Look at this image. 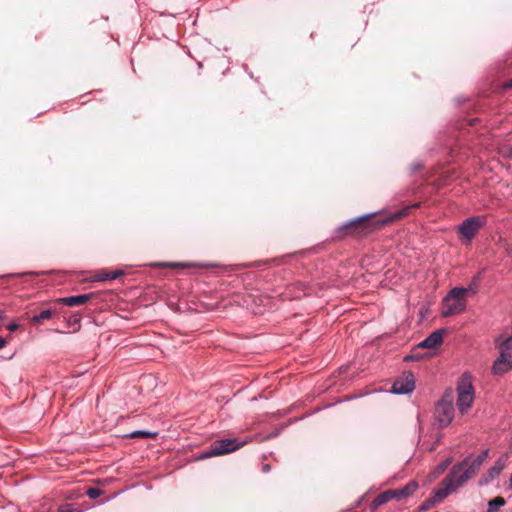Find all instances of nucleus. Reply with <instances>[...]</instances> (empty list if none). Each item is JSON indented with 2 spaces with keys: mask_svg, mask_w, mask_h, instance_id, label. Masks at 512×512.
Segmentation results:
<instances>
[{
  "mask_svg": "<svg viewBox=\"0 0 512 512\" xmlns=\"http://www.w3.org/2000/svg\"><path fill=\"white\" fill-rule=\"evenodd\" d=\"M93 295V293H87L81 295L68 296L60 298L58 301L71 307L80 306L87 303L93 297Z\"/></svg>",
  "mask_w": 512,
  "mask_h": 512,
  "instance_id": "nucleus-14",
  "label": "nucleus"
},
{
  "mask_svg": "<svg viewBox=\"0 0 512 512\" xmlns=\"http://www.w3.org/2000/svg\"><path fill=\"white\" fill-rule=\"evenodd\" d=\"M508 460V455L503 454L499 457V459L494 463L492 467H490L485 474L480 478L479 485L486 486L495 478H497L502 470L505 468L506 462Z\"/></svg>",
  "mask_w": 512,
  "mask_h": 512,
  "instance_id": "nucleus-11",
  "label": "nucleus"
},
{
  "mask_svg": "<svg viewBox=\"0 0 512 512\" xmlns=\"http://www.w3.org/2000/svg\"><path fill=\"white\" fill-rule=\"evenodd\" d=\"M94 281H98V282H101V281H107V280H112L111 279V275H110V272H107V271H101L99 272L98 274H96L94 277H93Z\"/></svg>",
  "mask_w": 512,
  "mask_h": 512,
  "instance_id": "nucleus-19",
  "label": "nucleus"
},
{
  "mask_svg": "<svg viewBox=\"0 0 512 512\" xmlns=\"http://www.w3.org/2000/svg\"><path fill=\"white\" fill-rule=\"evenodd\" d=\"M245 442H239L237 439H220L214 441L208 450L203 454L204 458L231 453L239 449Z\"/></svg>",
  "mask_w": 512,
  "mask_h": 512,
  "instance_id": "nucleus-8",
  "label": "nucleus"
},
{
  "mask_svg": "<svg viewBox=\"0 0 512 512\" xmlns=\"http://www.w3.org/2000/svg\"><path fill=\"white\" fill-rule=\"evenodd\" d=\"M6 345V340L2 337H0V349L4 348Z\"/></svg>",
  "mask_w": 512,
  "mask_h": 512,
  "instance_id": "nucleus-27",
  "label": "nucleus"
},
{
  "mask_svg": "<svg viewBox=\"0 0 512 512\" xmlns=\"http://www.w3.org/2000/svg\"><path fill=\"white\" fill-rule=\"evenodd\" d=\"M156 435V433H152V432H149V431H144V430H136L134 432H132L130 434L131 437L133 438H136V437H154Z\"/></svg>",
  "mask_w": 512,
  "mask_h": 512,
  "instance_id": "nucleus-21",
  "label": "nucleus"
},
{
  "mask_svg": "<svg viewBox=\"0 0 512 512\" xmlns=\"http://www.w3.org/2000/svg\"><path fill=\"white\" fill-rule=\"evenodd\" d=\"M454 393L447 389L437 402L434 409V417L440 427L448 426L454 419Z\"/></svg>",
  "mask_w": 512,
  "mask_h": 512,
  "instance_id": "nucleus-4",
  "label": "nucleus"
},
{
  "mask_svg": "<svg viewBox=\"0 0 512 512\" xmlns=\"http://www.w3.org/2000/svg\"><path fill=\"white\" fill-rule=\"evenodd\" d=\"M9 331H15L19 328V324L16 322H12L7 326Z\"/></svg>",
  "mask_w": 512,
  "mask_h": 512,
  "instance_id": "nucleus-24",
  "label": "nucleus"
},
{
  "mask_svg": "<svg viewBox=\"0 0 512 512\" xmlns=\"http://www.w3.org/2000/svg\"><path fill=\"white\" fill-rule=\"evenodd\" d=\"M467 288L469 289V290H468V293H469V292H472V293H475V292H476L475 288H474L472 285H470V286H469V287H467Z\"/></svg>",
  "mask_w": 512,
  "mask_h": 512,
  "instance_id": "nucleus-29",
  "label": "nucleus"
},
{
  "mask_svg": "<svg viewBox=\"0 0 512 512\" xmlns=\"http://www.w3.org/2000/svg\"><path fill=\"white\" fill-rule=\"evenodd\" d=\"M495 346L499 350V356L493 363L492 373L503 375L512 370V336H498Z\"/></svg>",
  "mask_w": 512,
  "mask_h": 512,
  "instance_id": "nucleus-2",
  "label": "nucleus"
},
{
  "mask_svg": "<svg viewBox=\"0 0 512 512\" xmlns=\"http://www.w3.org/2000/svg\"><path fill=\"white\" fill-rule=\"evenodd\" d=\"M458 467L455 470H450L448 475L442 480L441 485L438 489L434 490L433 495L428 499V503H439L443 501L448 495L456 491L460 485L456 481L455 474Z\"/></svg>",
  "mask_w": 512,
  "mask_h": 512,
  "instance_id": "nucleus-7",
  "label": "nucleus"
},
{
  "mask_svg": "<svg viewBox=\"0 0 512 512\" xmlns=\"http://www.w3.org/2000/svg\"><path fill=\"white\" fill-rule=\"evenodd\" d=\"M86 494L91 498V499H96L98 497H100L102 494H103V491L99 488H96V487H91L89 488L87 491H86Z\"/></svg>",
  "mask_w": 512,
  "mask_h": 512,
  "instance_id": "nucleus-20",
  "label": "nucleus"
},
{
  "mask_svg": "<svg viewBox=\"0 0 512 512\" xmlns=\"http://www.w3.org/2000/svg\"><path fill=\"white\" fill-rule=\"evenodd\" d=\"M52 316V311L47 309V310H43L41 313H39L38 315H34L32 317V322L33 323H39L43 320H47L49 318H51Z\"/></svg>",
  "mask_w": 512,
  "mask_h": 512,
  "instance_id": "nucleus-18",
  "label": "nucleus"
},
{
  "mask_svg": "<svg viewBox=\"0 0 512 512\" xmlns=\"http://www.w3.org/2000/svg\"><path fill=\"white\" fill-rule=\"evenodd\" d=\"M445 330L438 329L432 332L428 337H426L423 341H421L417 348H425V349H435L440 346L443 342Z\"/></svg>",
  "mask_w": 512,
  "mask_h": 512,
  "instance_id": "nucleus-12",
  "label": "nucleus"
},
{
  "mask_svg": "<svg viewBox=\"0 0 512 512\" xmlns=\"http://www.w3.org/2000/svg\"><path fill=\"white\" fill-rule=\"evenodd\" d=\"M474 402V387L469 373H464L457 386V407L459 411L466 413Z\"/></svg>",
  "mask_w": 512,
  "mask_h": 512,
  "instance_id": "nucleus-5",
  "label": "nucleus"
},
{
  "mask_svg": "<svg viewBox=\"0 0 512 512\" xmlns=\"http://www.w3.org/2000/svg\"><path fill=\"white\" fill-rule=\"evenodd\" d=\"M468 290L469 289L465 287H455L447 293L442 300L441 314L443 317H449L465 311Z\"/></svg>",
  "mask_w": 512,
  "mask_h": 512,
  "instance_id": "nucleus-3",
  "label": "nucleus"
},
{
  "mask_svg": "<svg viewBox=\"0 0 512 512\" xmlns=\"http://www.w3.org/2000/svg\"><path fill=\"white\" fill-rule=\"evenodd\" d=\"M415 389V377L412 372H404L391 387L393 394H409Z\"/></svg>",
  "mask_w": 512,
  "mask_h": 512,
  "instance_id": "nucleus-9",
  "label": "nucleus"
},
{
  "mask_svg": "<svg viewBox=\"0 0 512 512\" xmlns=\"http://www.w3.org/2000/svg\"><path fill=\"white\" fill-rule=\"evenodd\" d=\"M262 470H263L264 472H268V471L270 470V466H269V464H265V465H263Z\"/></svg>",
  "mask_w": 512,
  "mask_h": 512,
  "instance_id": "nucleus-28",
  "label": "nucleus"
},
{
  "mask_svg": "<svg viewBox=\"0 0 512 512\" xmlns=\"http://www.w3.org/2000/svg\"><path fill=\"white\" fill-rule=\"evenodd\" d=\"M488 455L489 450L485 449L479 455L474 456L471 454L462 462L454 465L451 470H455L458 467L455 474L458 485L463 486L468 480L474 477V475L480 470L483 463L487 460Z\"/></svg>",
  "mask_w": 512,
  "mask_h": 512,
  "instance_id": "nucleus-1",
  "label": "nucleus"
},
{
  "mask_svg": "<svg viewBox=\"0 0 512 512\" xmlns=\"http://www.w3.org/2000/svg\"><path fill=\"white\" fill-rule=\"evenodd\" d=\"M159 267H204V264L192 262H166L157 264ZM207 265H205L206 267Z\"/></svg>",
  "mask_w": 512,
  "mask_h": 512,
  "instance_id": "nucleus-15",
  "label": "nucleus"
},
{
  "mask_svg": "<svg viewBox=\"0 0 512 512\" xmlns=\"http://www.w3.org/2000/svg\"><path fill=\"white\" fill-rule=\"evenodd\" d=\"M506 87H512V80L506 85Z\"/></svg>",
  "mask_w": 512,
  "mask_h": 512,
  "instance_id": "nucleus-32",
  "label": "nucleus"
},
{
  "mask_svg": "<svg viewBox=\"0 0 512 512\" xmlns=\"http://www.w3.org/2000/svg\"><path fill=\"white\" fill-rule=\"evenodd\" d=\"M510 155L512 156V148H511V151H510Z\"/></svg>",
  "mask_w": 512,
  "mask_h": 512,
  "instance_id": "nucleus-33",
  "label": "nucleus"
},
{
  "mask_svg": "<svg viewBox=\"0 0 512 512\" xmlns=\"http://www.w3.org/2000/svg\"><path fill=\"white\" fill-rule=\"evenodd\" d=\"M435 503H428V500H426L422 505H421V509L422 510H427L429 509L431 506H433Z\"/></svg>",
  "mask_w": 512,
  "mask_h": 512,
  "instance_id": "nucleus-25",
  "label": "nucleus"
},
{
  "mask_svg": "<svg viewBox=\"0 0 512 512\" xmlns=\"http://www.w3.org/2000/svg\"><path fill=\"white\" fill-rule=\"evenodd\" d=\"M418 489V483L415 481L408 482L400 489L387 490L379 494L372 502L373 508H377L391 499L403 500L411 496Z\"/></svg>",
  "mask_w": 512,
  "mask_h": 512,
  "instance_id": "nucleus-6",
  "label": "nucleus"
},
{
  "mask_svg": "<svg viewBox=\"0 0 512 512\" xmlns=\"http://www.w3.org/2000/svg\"><path fill=\"white\" fill-rule=\"evenodd\" d=\"M451 462H452V459L447 458L443 462H441L439 465H437V467L433 471L434 477H437L440 474H442L447 469V467L451 464Z\"/></svg>",
  "mask_w": 512,
  "mask_h": 512,
  "instance_id": "nucleus-17",
  "label": "nucleus"
},
{
  "mask_svg": "<svg viewBox=\"0 0 512 512\" xmlns=\"http://www.w3.org/2000/svg\"><path fill=\"white\" fill-rule=\"evenodd\" d=\"M4 318H5V313H4V311H1V310H0V322H1L2 320H4Z\"/></svg>",
  "mask_w": 512,
  "mask_h": 512,
  "instance_id": "nucleus-30",
  "label": "nucleus"
},
{
  "mask_svg": "<svg viewBox=\"0 0 512 512\" xmlns=\"http://www.w3.org/2000/svg\"><path fill=\"white\" fill-rule=\"evenodd\" d=\"M124 274H125V271L122 269H116V270L110 272L112 280H115V279L119 278L120 276H123Z\"/></svg>",
  "mask_w": 512,
  "mask_h": 512,
  "instance_id": "nucleus-22",
  "label": "nucleus"
},
{
  "mask_svg": "<svg viewBox=\"0 0 512 512\" xmlns=\"http://www.w3.org/2000/svg\"><path fill=\"white\" fill-rule=\"evenodd\" d=\"M376 213H368L359 217H356L354 219L349 220L345 224L339 227L340 231H349L352 230L360 225H363L365 228L370 226L369 219L375 215Z\"/></svg>",
  "mask_w": 512,
  "mask_h": 512,
  "instance_id": "nucleus-13",
  "label": "nucleus"
},
{
  "mask_svg": "<svg viewBox=\"0 0 512 512\" xmlns=\"http://www.w3.org/2000/svg\"><path fill=\"white\" fill-rule=\"evenodd\" d=\"M59 512H80L78 508L73 507L72 505H66L59 509Z\"/></svg>",
  "mask_w": 512,
  "mask_h": 512,
  "instance_id": "nucleus-23",
  "label": "nucleus"
},
{
  "mask_svg": "<svg viewBox=\"0 0 512 512\" xmlns=\"http://www.w3.org/2000/svg\"><path fill=\"white\" fill-rule=\"evenodd\" d=\"M505 504V499L503 497L498 496L488 502V508L486 512H498V509L503 507Z\"/></svg>",
  "mask_w": 512,
  "mask_h": 512,
  "instance_id": "nucleus-16",
  "label": "nucleus"
},
{
  "mask_svg": "<svg viewBox=\"0 0 512 512\" xmlns=\"http://www.w3.org/2000/svg\"><path fill=\"white\" fill-rule=\"evenodd\" d=\"M509 486L512 489V474H511V477H510V480H509Z\"/></svg>",
  "mask_w": 512,
  "mask_h": 512,
  "instance_id": "nucleus-31",
  "label": "nucleus"
},
{
  "mask_svg": "<svg viewBox=\"0 0 512 512\" xmlns=\"http://www.w3.org/2000/svg\"><path fill=\"white\" fill-rule=\"evenodd\" d=\"M485 221L480 217H470L465 219L459 226L461 236L470 242L480 227L484 225Z\"/></svg>",
  "mask_w": 512,
  "mask_h": 512,
  "instance_id": "nucleus-10",
  "label": "nucleus"
},
{
  "mask_svg": "<svg viewBox=\"0 0 512 512\" xmlns=\"http://www.w3.org/2000/svg\"><path fill=\"white\" fill-rule=\"evenodd\" d=\"M405 361H410V360H418V356L415 355V354H411V355H407L405 358H404Z\"/></svg>",
  "mask_w": 512,
  "mask_h": 512,
  "instance_id": "nucleus-26",
  "label": "nucleus"
}]
</instances>
